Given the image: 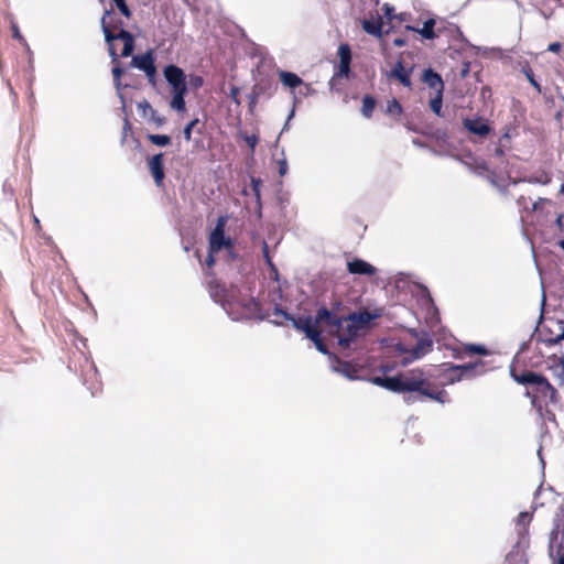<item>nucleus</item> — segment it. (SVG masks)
Here are the masks:
<instances>
[{
  "label": "nucleus",
  "mask_w": 564,
  "mask_h": 564,
  "mask_svg": "<svg viewBox=\"0 0 564 564\" xmlns=\"http://www.w3.org/2000/svg\"><path fill=\"white\" fill-rule=\"evenodd\" d=\"M373 382L392 392L411 393L405 398L408 403L423 401L424 399L445 403L448 399L447 392L430 382L425 372L419 368L393 377H376Z\"/></svg>",
  "instance_id": "1"
},
{
  "label": "nucleus",
  "mask_w": 564,
  "mask_h": 564,
  "mask_svg": "<svg viewBox=\"0 0 564 564\" xmlns=\"http://www.w3.org/2000/svg\"><path fill=\"white\" fill-rule=\"evenodd\" d=\"M100 24L105 35V41L108 44L111 62L116 63L118 61V53L113 44V42L117 40L123 42L120 56H130L134 50V36L131 32L124 30L123 22L121 19L115 15L113 8L105 10Z\"/></svg>",
  "instance_id": "2"
},
{
  "label": "nucleus",
  "mask_w": 564,
  "mask_h": 564,
  "mask_svg": "<svg viewBox=\"0 0 564 564\" xmlns=\"http://www.w3.org/2000/svg\"><path fill=\"white\" fill-rule=\"evenodd\" d=\"M443 366L444 377L449 383L459 381L463 378L482 375L488 370L486 362L480 359L466 365L444 364Z\"/></svg>",
  "instance_id": "3"
},
{
  "label": "nucleus",
  "mask_w": 564,
  "mask_h": 564,
  "mask_svg": "<svg viewBox=\"0 0 564 564\" xmlns=\"http://www.w3.org/2000/svg\"><path fill=\"white\" fill-rule=\"evenodd\" d=\"M227 218L219 216L214 229L208 237V249L212 252H219L221 249H230L232 247V239L225 236V227Z\"/></svg>",
  "instance_id": "4"
},
{
  "label": "nucleus",
  "mask_w": 564,
  "mask_h": 564,
  "mask_svg": "<svg viewBox=\"0 0 564 564\" xmlns=\"http://www.w3.org/2000/svg\"><path fill=\"white\" fill-rule=\"evenodd\" d=\"M80 367L83 383L87 386L93 397L97 395L102 390V381L95 362L85 357Z\"/></svg>",
  "instance_id": "5"
},
{
  "label": "nucleus",
  "mask_w": 564,
  "mask_h": 564,
  "mask_svg": "<svg viewBox=\"0 0 564 564\" xmlns=\"http://www.w3.org/2000/svg\"><path fill=\"white\" fill-rule=\"evenodd\" d=\"M532 403L534 404L536 400L541 399V401L546 403L555 404L558 402V393L557 390L549 382V380L540 375L535 384L532 387Z\"/></svg>",
  "instance_id": "6"
},
{
  "label": "nucleus",
  "mask_w": 564,
  "mask_h": 564,
  "mask_svg": "<svg viewBox=\"0 0 564 564\" xmlns=\"http://www.w3.org/2000/svg\"><path fill=\"white\" fill-rule=\"evenodd\" d=\"M314 319L318 328L319 326H325L332 336H335V334L340 333L343 329L344 317L337 316L325 306L317 310Z\"/></svg>",
  "instance_id": "7"
},
{
  "label": "nucleus",
  "mask_w": 564,
  "mask_h": 564,
  "mask_svg": "<svg viewBox=\"0 0 564 564\" xmlns=\"http://www.w3.org/2000/svg\"><path fill=\"white\" fill-rule=\"evenodd\" d=\"M131 66L143 70L150 83H154L156 77L155 58L152 50H148L143 54L132 56Z\"/></svg>",
  "instance_id": "8"
},
{
  "label": "nucleus",
  "mask_w": 564,
  "mask_h": 564,
  "mask_svg": "<svg viewBox=\"0 0 564 564\" xmlns=\"http://www.w3.org/2000/svg\"><path fill=\"white\" fill-rule=\"evenodd\" d=\"M339 65L334 76L329 80L330 89L334 88L337 78L348 77L350 74L351 50L347 43H343L338 47Z\"/></svg>",
  "instance_id": "9"
},
{
  "label": "nucleus",
  "mask_w": 564,
  "mask_h": 564,
  "mask_svg": "<svg viewBox=\"0 0 564 564\" xmlns=\"http://www.w3.org/2000/svg\"><path fill=\"white\" fill-rule=\"evenodd\" d=\"M274 314L284 317L286 321L292 322L294 328L305 333L306 337L311 336V334L318 328L315 324V319L310 315L294 317L281 308H275Z\"/></svg>",
  "instance_id": "10"
},
{
  "label": "nucleus",
  "mask_w": 564,
  "mask_h": 564,
  "mask_svg": "<svg viewBox=\"0 0 564 564\" xmlns=\"http://www.w3.org/2000/svg\"><path fill=\"white\" fill-rule=\"evenodd\" d=\"M343 321L341 332L335 334L334 337L338 339V345L341 348L347 349L357 339L360 328L352 321H348V316H344Z\"/></svg>",
  "instance_id": "11"
},
{
  "label": "nucleus",
  "mask_w": 564,
  "mask_h": 564,
  "mask_svg": "<svg viewBox=\"0 0 564 564\" xmlns=\"http://www.w3.org/2000/svg\"><path fill=\"white\" fill-rule=\"evenodd\" d=\"M166 82L171 85L172 90L187 89L186 76L182 68L176 65H167L163 70Z\"/></svg>",
  "instance_id": "12"
},
{
  "label": "nucleus",
  "mask_w": 564,
  "mask_h": 564,
  "mask_svg": "<svg viewBox=\"0 0 564 564\" xmlns=\"http://www.w3.org/2000/svg\"><path fill=\"white\" fill-rule=\"evenodd\" d=\"M413 72V67L405 68L402 59H398L391 70L388 74L389 78L397 79L404 87L412 89V80L411 74Z\"/></svg>",
  "instance_id": "13"
},
{
  "label": "nucleus",
  "mask_w": 564,
  "mask_h": 564,
  "mask_svg": "<svg viewBox=\"0 0 564 564\" xmlns=\"http://www.w3.org/2000/svg\"><path fill=\"white\" fill-rule=\"evenodd\" d=\"M204 273L206 278H208L206 288L210 297L216 302L221 301L226 294L225 285L220 282V280L216 278V274L213 270H204Z\"/></svg>",
  "instance_id": "14"
},
{
  "label": "nucleus",
  "mask_w": 564,
  "mask_h": 564,
  "mask_svg": "<svg viewBox=\"0 0 564 564\" xmlns=\"http://www.w3.org/2000/svg\"><path fill=\"white\" fill-rule=\"evenodd\" d=\"M138 109L141 116L153 123L155 127H162L166 122V118L160 115L148 100H142L138 104Z\"/></svg>",
  "instance_id": "15"
},
{
  "label": "nucleus",
  "mask_w": 564,
  "mask_h": 564,
  "mask_svg": "<svg viewBox=\"0 0 564 564\" xmlns=\"http://www.w3.org/2000/svg\"><path fill=\"white\" fill-rule=\"evenodd\" d=\"M163 156H164V154L161 152V153L153 155L148 161V167H149L150 173L153 176L154 182L158 186H162L163 181L165 178Z\"/></svg>",
  "instance_id": "16"
},
{
  "label": "nucleus",
  "mask_w": 564,
  "mask_h": 564,
  "mask_svg": "<svg viewBox=\"0 0 564 564\" xmlns=\"http://www.w3.org/2000/svg\"><path fill=\"white\" fill-rule=\"evenodd\" d=\"M433 339L430 335L425 334L419 338L417 343L409 350L410 361L420 359L433 350Z\"/></svg>",
  "instance_id": "17"
},
{
  "label": "nucleus",
  "mask_w": 564,
  "mask_h": 564,
  "mask_svg": "<svg viewBox=\"0 0 564 564\" xmlns=\"http://www.w3.org/2000/svg\"><path fill=\"white\" fill-rule=\"evenodd\" d=\"M422 82L426 84L430 89L434 90L435 95L444 93L445 84L442 76L432 68L423 70Z\"/></svg>",
  "instance_id": "18"
},
{
  "label": "nucleus",
  "mask_w": 564,
  "mask_h": 564,
  "mask_svg": "<svg viewBox=\"0 0 564 564\" xmlns=\"http://www.w3.org/2000/svg\"><path fill=\"white\" fill-rule=\"evenodd\" d=\"M474 355L487 356L489 350L484 345L467 344L453 350V356L457 359L471 357Z\"/></svg>",
  "instance_id": "19"
},
{
  "label": "nucleus",
  "mask_w": 564,
  "mask_h": 564,
  "mask_svg": "<svg viewBox=\"0 0 564 564\" xmlns=\"http://www.w3.org/2000/svg\"><path fill=\"white\" fill-rule=\"evenodd\" d=\"M347 270L349 273L357 275H375L377 272L373 265L358 258L347 263Z\"/></svg>",
  "instance_id": "20"
},
{
  "label": "nucleus",
  "mask_w": 564,
  "mask_h": 564,
  "mask_svg": "<svg viewBox=\"0 0 564 564\" xmlns=\"http://www.w3.org/2000/svg\"><path fill=\"white\" fill-rule=\"evenodd\" d=\"M464 127L470 133L477 134L479 137H486L490 132L489 124L484 122L481 119H465Z\"/></svg>",
  "instance_id": "21"
},
{
  "label": "nucleus",
  "mask_w": 564,
  "mask_h": 564,
  "mask_svg": "<svg viewBox=\"0 0 564 564\" xmlns=\"http://www.w3.org/2000/svg\"><path fill=\"white\" fill-rule=\"evenodd\" d=\"M435 24H436V22L434 19H429L423 23V26L421 29H417L412 25H406L405 30L417 32L422 35L423 39L434 40L438 36V34L434 30Z\"/></svg>",
  "instance_id": "22"
},
{
  "label": "nucleus",
  "mask_w": 564,
  "mask_h": 564,
  "mask_svg": "<svg viewBox=\"0 0 564 564\" xmlns=\"http://www.w3.org/2000/svg\"><path fill=\"white\" fill-rule=\"evenodd\" d=\"M377 316L378 315H373L369 311L365 310L362 312L349 314L348 321H352L361 329L368 326V324Z\"/></svg>",
  "instance_id": "23"
},
{
  "label": "nucleus",
  "mask_w": 564,
  "mask_h": 564,
  "mask_svg": "<svg viewBox=\"0 0 564 564\" xmlns=\"http://www.w3.org/2000/svg\"><path fill=\"white\" fill-rule=\"evenodd\" d=\"M279 77L285 87H289L292 89L296 88L303 84L302 78L299 75H296L295 73L280 70Z\"/></svg>",
  "instance_id": "24"
},
{
  "label": "nucleus",
  "mask_w": 564,
  "mask_h": 564,
  "mask_svg": "<svg viewBox=\"0 0 564 564\" xmlns=\"http://www.w3.org/2000/svg\"><path fill=\"white\" fill-rule=\"evenodd\" d=\"M382 19L379 18L377 21L372 20H364L362 29L370 35H373L378 39L382 37Z\"/></svg>",
  "instance_id": "25"
},
{
  "label": "nucleus",
  "mask_w": 564,
  "mask_h": 564,
  "mask_svg": "<svg viewBox=\"0 0 564 564\" xmlns=\"http://www.w3.org/2000/svg\"><path fill=\"white\" fill-rule=\"evenodd\" d=\"M187 93V89H181V90H172V100L170 102L171 108L177 110V111H185L186 104H185V95Z\"/></svg>",
  "instance_id": "26"
},
{
  "label": "nucleus",
  "mask_w": 564,
  "mask_h": 564,
  "mask_svg": "<svg viewBox=\"0 0 564 564\" xmlns=\"http://www.w3.org/2000/svg\"><path fill=\"white\" fill-rule=\"evenodd\" d=\"M511 375L513 377V379L518 382V383H521V384H530V386H534L538 378H539V373H535L533 371H523L522 373L518 375L516 371H511Z\"/></svg>",
  "instance_id": "27"
},
{
  "label": "nucleus",
  "mask_w": 564,
  "mask_h": 564,
  "mask_svg": "<svg viewBox=\"0 0 564 564\" xmlns=\"http://www.w3.org/2000/svg\"><path fill=\"white\" fill-rule=\"evenodd\" d=\"M376 105H377L376 98L371 95H366L362 98L361 115L365 118L370 119L372 117Z\"/></svg>",
  "instance_id": "28"
},
{
  "label": "nucleus",
  "mask_w": 564,
  "mask_h": 564,
  "mask_svg": "<svg viewBox=\"0 0 564 564\" xmlns=\"http://www.w3.org/2000/svg\"><path fill=\"white\" fill-rule=\"evenodd\" d=\"M431 110L437 116L443 118L444 112L442 111L443 106V94L435 95L429 102Z\"/></svg>",
  "instance_id": "29"
},
{
  "label": "nucleus",
  "mask_w": 564,
  "mask_h": 564,
  "mask_svg": "<svg viewBox=\"0 0 564 564\" xmlns=\"http://www.w3.org/2000/svg\"><path fill=\"white\" fill-rule=\"evenodd\" d=\"M307 338L311 339L314 343V345L318 349V351H321L323 354H327L328 352V349H327L325 343L322 339V332H321L319 328H317L315 332H313L311 334V336H308Z\"/></svg>",
  "instance_id": "30"
},
{
  "label": "nucleus",
  "mask_w": 564,
  "mask_h": 564,
  "mask_svg": "<svg viewBox=\"0 0 564 564\" xmlns=\"http://www.w3.org/2000/svg\"><path fill=\"white\" fill-rule=\"evenodd\" d=\"M386 112L399 118L403 113V108L395 98H392L387 104Z\"/></svg>",
  "instance_id": "31"
},
{
  "label": "nucleus",
  "mask_w": 564,
  "mask_h": 564,
  "mask_svg": "<svg viewBox=\"0 0 564 564\" xmlns=\"http://www.w3.org/2000/svg\"><path fill=\"white\" fill-rule=\"evenodd\" d=\"M148 140L158 147H166L171 143V137L167 134H148Z\"/></svg>",
  "instance_id": "32"
},
{
  "label": "nucleus",
  "mask_w": 564,
  "mask_h": 564,
  "mask_svg": "<svg viewBox=\"0 0 564 564\" xmlns=\"http://www.w3.org/2000/svg\"><path fill=\"white\" fill-rule=\"evenodd\" d=\"M111 2L113 4L111 8L118 9L124 18L130 19L132 17V11L130 10L126 0H111Z\"/></svg>",
  "instance_id": "33"
},
{
  "label": "nucleus",
  "mask_w": 564,
  "mask_h": 564,
  "mask_svg": "<svg viewBox=\"0 0 564 564\" xmlns=\"http://www.w3.org/2000/svg\"><path fill=\"white\" fill-rule=\"evenodd\" d=\"M199 123V119L198 118H195L193 119L192 121H189L184 130H183V135H184V139L186 141H191L192 140V131L193 129Z\"/></svg>",
  "instance_id": "34"
},
{
  "label": "nucleus",
  "mask_w": 564,
  "mask_h": 564,
  "mask_svg": "<svg viewBox=\"0 0 564 564\" xmlns=\"http://www.w3.org/2000/svg\"><path fill=\"white\" fill-rule=\"evenodd\" d=\"M188 85L192 89H199L204 85V78L199 75H191Z\"/></svg>",
  "instance_id": "35"
},
{
  "label": "nucleus",
  "mask_w": 564,
  "mask_h": 564,
  "mask_svg": "<svg viewBox=\"0 0 564 564\" xmlns=\"http://www.w3.org/2000/svg\"><path fill=\"white\" fill-rule=\"evenodd\" d=\"M115 64L116 66L112 68V76L116 85L119 86L121 76L123 75V69L119 66V59Z\"/></svg>",
  "instance_id": "36"
},
{
  "label": "nucleus",
  "mask_w": 564,
  "mask_h": 564,
  "mask_svg": "<svg viewBox=\"0 0 564 564\" xmlns=\"http://www.w3.org/2000/svg\"><path fill=\"white\" fill-rule=\"evenodd\" d=\"M217 252H212L210 249H208V254L204 261V264L206 265L205 270H213V267L216 264V258L215 254Z\"/></svg>",
  "instance_id": "37"
},
{
  "label": "nucleus",
  "mask_w": 564,
  "mask_h": 564,
  "mask_svg": "<svg viewBox=\"0 0 564 564\" xmlns=\"http://www.w3.org/2000/svg\"><path fill=\"white\" fill-rule=\"evenodd\" d=\"M263 94V87L261 85H254L252 89V94L250 95V105H254L257 102V98Z\"/></svg>",
  "instance_id": "38"
},
{
  "label": "nucleus",
  "mask_w": 564,
  "mask_h": 564,
  "mask_svg": "<svg viewBox=\"0 0 564 564\" xmlns=\"http://www.w3.org/2000/svg\"><path fill=\"white\" fill-rule=\"evenodd\" d=\"M132 133V126L128 119H124L122 127L121 142H126L128 134Z\"/></svg>",
  "instance_id": "39"
},
{
  "label": "nucleus",
  "mask_w": 564,
  "mask_h": 564,
  "mask_svg": "<svg viewBox=\"0 0 564 564\" xmlns=\"http://www.w3.org/2000/svg\"><path fill=\"white\" fill-rule=\"evenodd\" d=\"M239 94H240V88L237 87V86H231L230 88V99L237 105L239 106L241 104L240 99H239Z\"/></svg>",
  "instance_id": "40"
},
{
  "label": "nucleus",
  "mask_w": 564,
  "mask_h": 564,
  "mask_svg": "<svg viewBox=\"0 0 564 564\" xmlns=\"http://www.w3.org/2000/svg\"><path fill=\"white\" fill-rule=\"evenodd\" d=\"M382 11L386 18H388L389 20H394V15L397 14L394 13V8L392 6H390L389 3H384L382 7Z\"/></svg>",
  "instance_id": "41"
},
{
  "label": "nucleus",
  "mask_w": 564,
  "mask_h": 564,
  "mask_svg": "<svg viewBox=\"0 0 564 564\" xmlns=\"http://www.w3.org/2000/svg\"><path fill=\"white\" fill-rule=\"evenodd\" d=\"M558 326H560L561 333L556 337L547 339L549 343L557 344L561 340H564V322H560Z\"/></svg>",
  "instance_id": "42"
},
{
  "label": "nucleus",
  "mask_w": 564,
  "mask_h": 564,
  "mask_svg": "<svg viewBox=\"0 0 564 564\" xmlns=\"http://www.w3.org/2000/svg\"><path fill=\"white\" fill-rule=\"evenodd\" d=\"M531 520V516L528 512H520L517 519L518 524L525 525Z\"/></svg>",
  "instance_id": "43"
},
{
  "label": "nucleus",
  "mask_w": 564,
  "mask_h": 564,
  "mask_svg": "<svg viewBox=\"0 0 564 564\" xmlns=\"http://www.w3.org/2000/svg\"><path fill=\"white\" fill-rule=\"evenodd\" d=\"M278 166H279V175L284 176L289 170L286 160L285 159L279 160Z\"/></svg>",
  "instance_id": "44"
},
{
  "label": "nucleus",
  "mask_w": 564,
  "mask_h": 564,
  "mask_svg": "<svg viewBox=\"0 0 564 564\" xmlns=\"http://www.w3.org/2000/svg\"><path fill=\"white\" fill-rule=\"evenodd\" d=\"M251 183H252V189H253L257 198L260 199V185H261V181L258 180V178H252Z\"/></svg>",
  "instance_id": "45"
},
{
  "label": "nucleus",
  "mask_w": 564,
  "mask_h": 564,
  "mask_svg": "<svg viewBox=\"0 0 564 564\" xmlns=\"http://www.w3.org/2000/svg\"><path fill=\"white\" fill-rule=\"evenodd\" d=\"M245 141L247 142V144L251 148V149H254L257 143H258V138L252 134V135H246L245 137Z\"/></svg>",
  "instance_id": "46"
},
{
  "label": "nucleus",
  "mask_w": 564,
  "mask_h": 564,
  "mask_svg": "<svg viewBox=\"0 0 564 564\" xmlns=\"http://www.w3.org/2000/svg\"><path fill=\"white\" fill-rule=\"evenodd\" d=\"M394 17H395L394 20H397L399 22H405L411 19V13L410 12H400Z\"/></svg>",
  "instance_id": "47"
},
{
  "label": "nucleus",
  "mask_w": 564,
  "mask_h": 564,
  "mask_svg": "<svg viewBox=\"0 0 564 564\" xmlns=\"http://www.w3.org/2000/svg\"><path fill=\"white\" fill-rule=\"evenodd\" d=\"M350 370L356 371L350 362L345 361V362L341 364V371L345 375H347L348 377H351L350 376Z\"/></svg>",
  "instance_id": "48"
},
{
  "label": "nucleus",
  "mask_w": 564,
  "mask_h": 564,
  "mask_svg": "<svg viewBox=\"0 0 564 564\" xmlns=\"http://www.w3.org/2000/svg\"><path fill=\"white\" fill-rule=\"evenodd\" d=\"M263 254H264V258L267 260V263L271 267V268H274L273 265V262L269 256V249H268V245L264 242L263 245Z\"/></svg>",
  "instance_id": "49"
},
{
  "label": "nucleus",
  "mask_w": 564,
  "mask_h": 564,
  "mask_svg": "<svg viewBox=\"0 0 564 564\" xmlns=\"http://www.w3.org/2000/svg\"><path fill=\"white\" fill-rule=\"evenodd\" d=\"M562 48V45L560 42H553L549 45L547 50L553 53H558Z\"/></svg>",
  "instance_id": "50"
},
{
  "label": "nucleus",
  "mask_w": 564,
  "mask_h": 564,
  "mask_svg": "<svg viewBox=\"0 0 564 564\" xmlns=\"http://www.w3.org/2000/svg\"><path fill=\"white\" fill-rule=\"evenodd\" d=\"M393 45L397 47H403L406 45V40L402 37H397L393 40Z\"/></svg>",
  "instance_id": "51"
},
{
  "label": "nucleus",
  "mask_w": 564,
  "mask_h": 564,
  "mask_svg": "<svg viewBox=\"0 0 564 564\" xmlns=\"http://www.w3.org/2000/svg\"><path fill=\"white\" fill-rule=\"evenodd\" d=\"M12 32H13L12 35H13L14 39H17L19 41H23V36L21 35V33H20V31H19L17 25L12 26Z\"/></svg>",
  "instance_id": "52"
},
{
  "label": "nucleus",
  "mask_w": 564,
  "mask_h": 564,
  "mask_svg": "<svg viewBox=\"0 0 564 564\" xmlns=\"http://www.w3.org/2000/svg\"><path fill=\"white\" fill-rule=\"evenodd\" d=\"M227 251L228 257L231 260H235L237 258V253L235 251V243L232 242V247L230 249H225Z\"/></svg>",
  "instance_id": "53"
},
{
  "label": "nucleus",
  "mask_w": 564,
  "mask_h": 564,
  "mask_svg": "<svg viewBox=\"0 0 564 564\" xmlns=\"http://www.w3.org/2000/svg\"><path fill=\"white\" fill-rule=\"evenodd\" d=\"M556 538H557V528H556V529H554V530L551 532V541L556 540Z\"/></svg>",
  "instance_id": "54"
},
{
  "label": "nucleus",
  "mask_w": 564,
  "mask_h": 564,
  "mask_svg": "<svg viewBox=\"0 0 564 564\" xmlns=\"http://www.w3.org/2000/svg\"><path fill=\"white\" fill-rule=\"evenodd\" d=\"M529 79H530V83H531L534 87H536L538 89H540L539 84L533 79V77H529Z\"/></svg>",
  "instance_id": "55"
},
{
  "label": "nucleus",
  "mask_w": 564,
  "mask_h": 564,
  "mask_svg": "<svg viewBox=\"0 0 564 564\" xmlns=\"http://www.w3.org/2000/svg\"><path fill=\"white\" fill-rule=\"evenodd\" d=\"M562 220H563V216L558 215V217L556 218V225L561 227L562 226Z\"/></svg>",
  "instance_id": "56"
},
{
  "label": "nucleus",
  "mask_w": 564,
  "mask_h": 564,
  "mask_svg": "<svg viewBox=\"0 0 564 564\" xmlns=\"http://www.w3.org/2000/svg\"><path fill=\"white\" fill-rule=\"evenodd\" d=\"M34 224L37 228H41L40 220L36 217H34Z\"/></svg>",
  "instance_id": "57"
},
{
  "label": "nucleus",
  "mask_w": 564,
  "mask_h": 564,
  "mask_svg": "<svg viewBox=\"0 0 564 564\" xmlns=\"http://www.w3.org/2000/svg\"><path fill=\"white\" fill-rule=\"evenodd\" d=\"M195 256H196V258L200 259V252H199V250H196V251H195Z\"/></svg>",
  "instance_id": "58"
},
{
  "label": "nucleus",
  "mask_w": 564,
  "mask_h": 564,
  "mask_svg": "<svg viewBox=\"0 0 564 564\" xmlns=\"http://www.w3.org/2000/svg\"><path fill=\"white\" fill-rule=\"evenodd\" d=\"M560 246L562 247V249L564 250V239L561 241Z\"/></svg>",
  "instance_id": "59"
},
{
  "label": "nucleus",
  "mask_w": 564,
  "mask_h": 564,
  "mask_svg": "<svg viewBox=\"0 0 564 564\" xmlns=\"http://www.w3.org/2000/svg\"><path fill=\"white\" fill-rule=\"evenodd\" d=\"M561 192H562V193H563V195H564V184H563V185H562V187H561Z\"/></svg>",
  "instance_id": "60"
}]
</instances>
